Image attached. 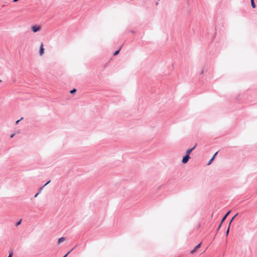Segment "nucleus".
<instances>
[{
    "label": "nucleus",
    "instance_id": "nucleus-3",
    "mask_svg": "<svg viewBox=\"0 0 257 257\" xmlns=\"http://www.w3.org/2000/svg\"><path fill=\"white\" fill-rule=\"evenodd\" d=\"M43 47L44 46H43V43H41L40 45V51H39V54H40V56H42L44 53V49Z\"/></svg>",
    "mask_w": 257,
    "mask_h": 257
},
{
    "label": "nucleus",
    "instance_id": "nucleus-22",
    "mask_svg": "<svg viewBox=\"0 0 257 257\" xmlns=\"http://www.w3.org/2000/svg\"><path fill=\"white\" fill-rule=\"evenodd\" d=\"M38 194H36V195H35V197H36L37 196Z\"/></svg>",
    "mask_w": 257,
    "mask_h": 257
},
{
    "label": "nucleus",
    "instance_id": "nucleus-21",
    "mask_svg": "<svg viewBox=\"0 0 257 257\" xmlns=\"http://www.w3.org/2000/svg\"><path fill=\"white\" fill-rule=\"evenodd\" d=\"M18 1H19V0H13V2H18Z\"/></svg>",
    "mask_w": 257,
    "mask_h": 257
},
{
    "label": "nucleus",
    "instance_id": "nucleus-17",
    "mask_svg": "<svg viewBox=\"0 0 257 257\" xmlns=\"http://www.w3.org/2000/svg\"><path fill=\"white\" fill-rule=\"evenodd\" d=\"M50 182V181H49L48 182H47L44 186H45L46 185H47L48 184H49V183Z\"/></svg>",
    "mask_w": 257,
    "mask_h": 257
},
{
    "label": "nucleus",
    "instance_id": "nucleus-2",
    "mask_svg": "<svg viewBox=\"0 0 257 257\" xmlns=\"http://www.w3.org/2000/svg\"><path fill=\"white\" fill-rule=\"evenodd\" d=\"M190 158V157L189 155H186V156L185 157H183L182 160V162L183 163V164H186L188 162L189 159Z\"/></svg>",
    "mask_w": 257,
    "mask_h": 257
},
{
    "label": "nucleus",
    "instance_id": "nucleus-11",
    "mask_svg": "<svg viewBox=\"0 0 257 257\" xmlns=\"http://www.w3.org/2000/svg\"><path fill=\"white\" fill-rule=\"evenodd\" d=\"M120 50V48L118 50L115 51V53H114V56L117 55L119 53Z\"/></svg>",
    "mask_w": 257,
    "mask_h": 257
},
{
    "label": "nucleus",
    "instance_id": "nucleus-19",
    "mask_svg": "<svg viewBox=\"0 0 257 257\" xmlns=\"http://www.w3.org/2000/svg\"><path fill=\"white\" fill-rule=\"evenodd\" d=\"M8 257H12V253H10L9 255L8 256Z\"/></svg>",
    "mask_w": 257,
    "mask_h": 257
},
{
    "label": "nucleus",
    "instance_id": "nucleus-4",
    "mask_svg": "<svg viewBox=\"0 0 257 257\" xmlns=\"http://www.w3.org/2000/svg\"><path fill=\"white\" fill-rule=\"evenodd\" d=\"M201 242H200V243H199L198 245H197L194 248V249L192 250L191 251H190V253L191 254H193L196 250L197 249H198L201 246Z\"/></svg>",
    "mask_w": 257,
    "mask_h": 257
},
{
    "label": "nucleus",
    "instance_id": "nucleus-16",
    "mask_svg": "<svg viewBox=\"0 0 257 257\" xmlns=\"http://www.w3.org/2000/svg\"><path fill=\"white\" fill-rule=\"evenodd\" d=\"M72 250V249H71L70 251H69V252H68L63 257H66L67 256V255Z\"/></svg>",
    "mask_w": 257,
    "mask_h": 257
},
{
    "label": "nucleus",
    "instance_id": "nucleus-20",
    "mask_svg": "<svg viewBox=\"0 0 257 257\" xmlns=\"http://www.w3.org/2000/svg\"><path fill=\"white\" fill-rule=\"evenodd\" d=\"M221 225V223H220V225H219L218 227L217 230H219V228H220V227Z\"/></svg>",
    "mask_w": 257,
    "mask_h": 257
},
{
    "label": "nucleus",
    "instance_id": "nucleus-18",
    "mask_svg": "<svg viewBox=\"0 0 257 257\" xmlns=\"http://www.w3.org/2000/svg\"><path fill=\"white\" fill-rule=\"evenodd\" d=\"M14 135H15V134H14L11 135V136H10L11 138H12L14 136Z\"/></svg>",
    "mask_w": 257,
    "mask_h": 257
},
{
    "label": "nucleus",
    "instance_id": "nucleus-15",
    "mask_svg": "<svg viewBox=\"0 0 257 257\" xmlns=\"http://www.w3.org/2000/svg\"><path fill=\"white\" fill-rule=\"evenodd\" d=\"M229 226H230V225H229V226H228V228H227V231H226V235H228V232H229Z\"/></svg>",
    "mask_w": 257,
    "mask_h": 257
},
{
    "label": "nucleus",
    "instance_id": "nucleus-5",
    "mask_svg": "<svg viewBox=\"0 0 257 257\" xmlns=\"http://www.w3.org/2000/svg\"><path fill=\"white\" fill-rule=\"evenodd\" d=\"M196 145H197L196 144L193 148L187 150L186 151V155H188L189 156V155L192 152V151L195 148Z\"/></svg>",
    "mask_w": 257,
    "mask_h": 257
},
{
    "label": "nucleus",
    "instance_id": "nucleus-23",
    "mask_svg": "<svg viewBox=\"0 0 257 257\" xmlns=\"http://www.w3.org/2000/svg\"><path fill=\"white\" fill-rule=\"evenodd\" d=\"M251 2H252V1H254V0H250Z\"/></svg>",
    "mask_w": 257,
    "mask_h": 257
},
{
    "label": "nucleus",
    "instance_id": "nucleus-1",
    "mask_svg": "<svg viewBox=\"0 0 257 257\" xmlns=\"http://www.w3.org/2000/svg\"><path fill=\"white\" fill-rule=\"evenodd\" d=\"M31 29L34 33H36L41 29V27L39 25H34L31 27Z\"/></svg>",
    "mask_w": 257,
    "mask_h": 257
},
{
    "label": "nucleus",
    "instance_id": "nucleus-12",
    "mask_svg": "<svg viewBox=\"0 0 257 257\" xmlns=\"http://www.w3.org/2000/svg\"><path fill=\"white\" fill-rule=\"evenodd\" d=\"M76 91V90L75 89H72V90L70 91V93H74V92H75Z\"/></svg>",
    "mask_w": 257,
    "mask_h": 257
},
{
    "label": "nucleus",
    "instance_id": "nucleus-7",
    "mask_svg": "<svg viewBox=\"0 0 257 257\" xmlns=\"http://www.w3.org/2000/svg\"><path fill=\"white\" fill-rule=\"evenodd\" d=\"M65 240V238L64 237H62L58 239V244H60L61 242L64 241Z\"/></svg>",
    "mask_w": 257,
    "mask_h": 257
},
{
    "label": "nucleus",
    "instance_id": "nucleus-9",
    "mask_svg": "<svg viewBox=\"0 0 257 257\" xmlns=\"http://www.w3.org/2000/svg\"><path fill=\"white\" fill-rule=\"evenodd\" d=\"M251 6L253 8H255V5L254 4V1H252L251 2Z\"/></svg>",
    "mask_w": 257,
    "mask_h": 257
},
{
    "label": "nucleus",
    "instance_id": "nucleus-13",
    "mask_svg": "<svg viewBox=\"0 0 257 257\" xmlns=\"http://www.w3.org/2000/svg\"><path fill=\"white\" fill-rule=\"evenodd\" d=\"M21 221H22V219H21L19 222H18L16 224V226H18L19 225H20L21 223Z\"/></svg>",
    "mask_w": 257,
    "mask_h": 257
},
{
    "label": "nucleus",
    "instance_id": "nucleus-10",
    "mask_svg": "<svg viewBox=\"0 0 257 257\" xmlns=\"http://www.w3.org/2000/svg\"><path fill=\"white\" fill-rule=\"evenodd\" d=\"M237 214H238L237 213L236 215H235L232 217V218L231 219V220H230V222H229V225H230V224H231V223L232 221V220L234 219V218H235V217L237 215Z\"/></svg>",
    "mask_w": 257,
    "mask_h": 257
},
{
    "label": "nucleus",
    "instance_id": "nucleus-8",
    "mask_svg": "<svg viewBox=\"0 0 257 257\" xmlns=\"http://www.w3.org/2000/svg\"><path fill=\"white\" fill-rule=\"evenodd\" d=\"M230 211L229 210L225 215V216L223 217L222 220H221V224H222V222L224 221V220L226 219V218L227 217V216L228 215V214L230 213Z\"/></svg>",
    "mask_w": 257,
    "mask_h": 257
},
{
    "label": "nucleus",
    "instance_id": "nucleus-14",
    "mask_svg": "<svg viewBox=\"0 0 257 257\" xmlns=\"http://www.w3.org/2000/svg\"><path fill=\"white\" fill-rule=\"evenodd\" d=\"M23 119V117H22L20 119L18 120L17 121H16V124H17L19 123V122L20 120H22Z\"/></svg>",
    "mask_w": 257,
    "mask_h": 257
},
{
    "label": "nucleus",
    "instance_id": "nucleus-6",
    "mask_svg": "<svg viewBox=\"0 0 257 257\" xmlns=\"http://www.w3.org/2000/svg\"><path fill=\"white\" fill-rule=\"evenodd\" d=\"M217 152H216L214 155H213V156L212 157V158L210 159V160L209 161L208 163V165H209L211 164V163H212V162L214 160L216 155H217Z\"/></svg>",
    "mask_w": 257,
    "mask_h": 257
},
{
    "label": "nucleus",
    "instance_id": "nucleus-24",
    "mask_svg": "<svg viewBox=\"0 0 257 257\" xmlns=\"http://www.w3.org/2000/svg\"><path fill=\"white\" fill-rule=\"evenodd\" d=\"M1 81V80H0V82Z\"/></svg>",
    "mask_w": 257,
    "mask_h": 257
}]
</instances>
